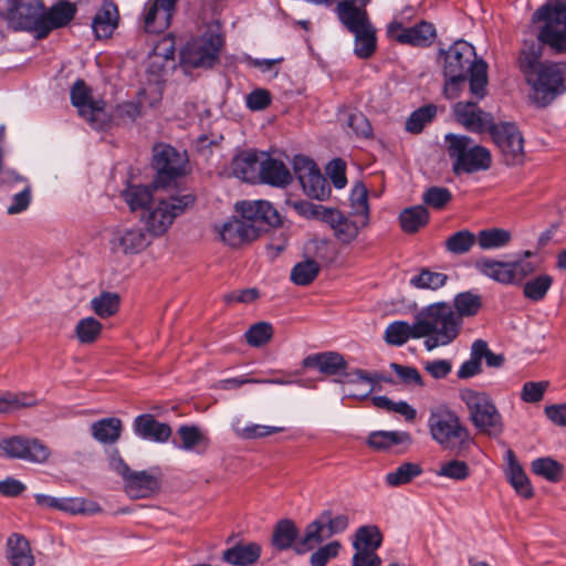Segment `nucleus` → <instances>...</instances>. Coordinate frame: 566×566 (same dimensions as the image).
<instances>
[{"label": "nucleus", "instance_id": "f257e3e1", "mask_svg": "<svg viewBox=\"0 0 566 566\" xmlns=\"http://www.w3.org/2000/svg\"><path fill=\"white\" fill-rule=\"evenodd\" d=\"M532 22L538 24L537 41L524 42L518 67L531 86L532 101L545 107L566 92V63L539 61L544 45L555 53H566V3L547 0L533 13Z\"/></svg>", "mask_w": 566, "mask_h": 566}, {"label": "nucleus", "instance_id": "f03ea898", "mask_svg": "<svg viewBox=\"0 0 566 566\" xmlns=\"http://www.w3.org/2000/svg\"><path fill=\"white\" fill-rule=\"evenodd\" d=\"M75 13L69 2L44 10L41 0H0V17L13 30L34 31L45 38L53 29L66 25Z\"/></svg>", "mask_w": 566, "mask_h": 566}, {"label": "nucleus", "instance_id": "7ed1b4c3", "mask_svg": "<svg viewBox=\"0 0 566 566\" xmlns=\"http://www.w3.org/2000/svg\"><path fill=\"white\" fill-rule=\"evenodd\" d=\"M443 55L444 94L448 98L458 96L459 91L464 86L468 75L470 80V92L476 98L485 96L488 74L486 63L476 61L474 48L467 41L454 42L448 51H441Z\"/></svg>", "mask_w": 566, "mask_h": 566}, {"label": "nucleus", "instance_id": "20e7f679", "mask_svg": "<svg viewBox=\"0 0 566 566\" xmlns=\"http://www.w3.org/2000/svg\"><path fill=\"white\" fill-rule=\"evenodd\" d=\"M240 219H232L218 230L220 239L228 245L237 248L255 240L266 226H279L281 218L273 206L265 200L243 201L237 206Z\"/></svg>", "mask_w": 566, "mask_h": 566}, {"label": "nucleus", "instance_id": "39448f33", "mask_svg": "<svg viewBox=\"0 0 566 566\" xmlns=\"http://www.w3.org/2000/svg\"><path fill=\"white\" fill-rule=\"evenodd\" d=\"M417 336L424 338L423 345L428 350L448 346L454 342L462 328V319L455 314L451 304L437 302L422 308L417 314Z\"/></svg>", "mask_w": 566, "mask_h": 566}, {"label": "nucleus", "instance_id": "423d86ee", "mask_svg": "<svg viewBox=\"0 0 566 566\" xmlns=\"http://www.w3.org/2000/svg\"><path fill=\"white\" fill-rule=\"evenodd\" d=\"M369 0H343L336 6V13L344 27L355 34V54L368 59L376 50V32L371 25L366 6Z\"/></svg>", "mask_w": 566, "mask_h": 566}, {"label": "nucleus", "instance_id": "0eeeda50", "mask_svg": "<svg viewBox=\"0 0 566 566\" xmlns=\"http://www.w3.org/2000/svg\"><path fill=\"white\" fill-rule=\"evenodd\" d=\"M444 142L455 175L473 174L491 167L492 156L489 149L469 136L450 133L444 136Z\"/></svg>", "mask_w": 566, "mask_h": 566}, {"label": "nucleus", "instance_id": "6e6552de", "mask_svg": "<svg viewBox=\"0 0 566 566\" xmlns=\"http://www.w3.org/2000/svg\"><path fill=\"white\" fill-rule=\"evenodd\" d=\"M428 427L432 439L444 450L461 453L471 443L468 429L454 411L439 408L430 413Z\"/></svg>", "mask_w": 566, "mask_h": 566}, {"label": "nucleus", "instance_id": "1a4fd4ad", "mask_svg": "<svg viewBox=\"0 0 566 566\" xmlns=\"http://www.w3.org/2000/svg\"><path fill=\"white\" fill-rule=\"evenodd\" d=\"M460 397L468 407L469 418L476 429L493 437L502 433V417L488 394L467 388L460 391Z\"/></svg>", "mask_w": 566, "mask_h": 566}, {"label": "nucleus", "instance_id": "9d476101", "mask_svg": "<svg viewBox=\"0 0 566 566\" xmlns=\"http://www.w3.org/2000/svg\"><path fill=\"white\" fill-rule=\"evenodd\" d=\"M347 527V515L339 514L333 516L332 512L328 510L322 512L317 518L305 527L302 534V541L297 543L296 554L303 555L313 551L324 541L336 534L343 533Z\"/></svg>", "mask_w": 566, "mask_h": 566}, {"label": "nucleus", "instance_id": "9b49d317", "mask_svg": "<svg viewBox=\"0 0 566 566\" xmlns=\"http://www.w3.org/2000/svg\"><path fill=\"white\" fill-rule=\"evenodd\" d=\"M195 197L191 193L158 199V203L154 208H148L147 214L143 217L148 233L151 232L155 235L165 233L174 220L191 207Z\"/></svg>", "mask_w": 566, "mask_h": 566}, {"label": "nucleus", "instance_id": "f8f14e48", "mask_svg": "<svg viewBox=\"0 0 566 566\" xmlns=\"http://www.w3.org/2000/svg\"><path fill=\"white\" fill-rule=\"evenodd\" d=\"M111 465L123 478L125 492L130 499L150 497L160 489V478L153 471H134L119 457H113Z\"/></svg>", "mask_w": 566, "mask_h": 566}, {"label": "nucleus", "instance_id": "ddd939ff", "mask_svg": "<svg viewBox=\"0 0 566 566\" xmlns=\"http://www.w3.org/2000/svg\"><path fill=\"white\" fill-rule=\"evenodd\" d=\"M222 39L218 33L207 32L189 42L180 53V63L188 67H211L218 60Z\"/></svg>", "mask_w": 566, "mask_h": 566}, {"label": "nucleus", "instance_id": "4468645a", "mask_svg": "<svg viewBox=\"0 0 566 566\" xmlns=\"http://www.w3.org/2000/svg\"><path fill=\"white\" fill-rule=\"evenodd\" d=\"M71 102L78 114L95 129H103L109 123L105 103L92 97L91 88L83 80H77L71 87Z\"/></svg>", "mask_w": 566, "mask_h": 566}, {"label": "nucleus", "instance_id": "2eb2a0df", "mask_svg": "<svg viewBox=\"0 0 566 566\" xmlns=\"http://www.w3.org/2000/svg\"><path fill=\"white\" fill-rule=\"evenodd\" d=\"M489 133L500 148L506 165L515 166L524 161V138L515 124H494Z\"/></svg>", "mask_w": 566, "mask_h": 566}, {"label": "nucleus", "instance_id": "dca6fc26", "mask_svg": "<svg viewBox=\"0 0 566 566\" xmlns=\"http://www.w3.org/2000/svg\"><path fill=\"white\" fill-rule=\"evenodd\" d=\"M108 244L113 254L135 255L150 244V235L139 226H119L113 230Z\"/></svg>", "mask_w": 566, "mask_h": 566}, {"label": "nucleus", "instance_id": "f3484780", "mask_svg": "<svg viewBox=\"0 0 566 566\" xmlns=\"http://www.w3.org/2000/svg\"><path fill=\"white\" fill-rule=\"evenodd\" d=\"M0 449L12 459H21L33 463H45L51 451L39 439L14 436L0 441Z\"/></svg>", "mask_w": 566, "mask_h": 566}, {"label": "nucleus", "instance_id": "a211bd4d", "mask_svg": "<svg viewBox=\"0 0 566 566\" xmlns=\"http://www.w3.org/2000/svg\"><path fill=\"white\" fill-rule=\"evenodd\" d=\"M153 166L157 171L155 188L168 187L182 174V158L175 148L159 145L154 148Z\"/></svg>", "mask_w": 566, "mask_h": 566}, {"label": "nucleus", "instance_id": "6ab92c4d", "mask_svg": "<svg viewBox=\"0 0 566 566\" xmlns=\"http://www.w3.org/2000/svg\"><path fill=\"white\" fill-rule=\"evenodd\" d=\"M387 32L390 38L399 43L412 46H428L436 38L433 24L427 21H421L410 28H403L401 22L394 21L389 23Z\"/></svg>", "mask_w": 566, "mask_h": 566}, {"label": "nucleus", "instance_id": "aec40b11", "mask_svg": "<svg viewBox=\"0 0 566 566\" xmlns=\"http://www.w3.org/2000/svg\"><path fill=\"white\" fill-rule=\"evenodd\" d=\"M177 0H148L144 8V29L148 33H160L170 25Z\"/></svg>", "mask_w": 566, "mask_h": 566}, {"label": "nucleus", "instance_id": "412c9836", "mask_svg": "<svg viewBox=\"0 0 566 566\" xmlns=\"http://www.w3.org/2000/svg\"><path fill=\"white\" fill-rule=\"evenodd\" d=\"M454 114L458 122L473 133H481L491 129L493 117L490 113L482 111L476 102H459L454 105Z\"/></svg>", "mask_w": 566, "mask_h": 566}, {"label": "nucleus", "instance_id": "4be33fe9", "mask_svg": "<svg viewBox=\"0 0 566 566\" xmlns=\"http://www.w3.org/2000/svg\"><path fill=\"white\" fill-rule=\"evenodd\" d=\"M262 548L256 542L239 541L222 552V560L232 566H253L261 557Z\"/></svg>", "mask_w": 566, "mask_h": 566}, {"label": "nucleus", "instance_id": "5701e85b", "mask_svg": "<svg viewBox=\"0 0 566 566\" xmlns=\"http://www.w3.org/2000/svg\"><path fill=\"white\" fill-rule=\"evenodd\" d=\"M323 220L331 226L335 237L345 244L353 242L357 238L361 227L357 221L350 220L340 211L334 209H325Z\"/></svg>", "mask_w": 566, "mask_h": 566}, {"label": "nucleus", "instance_id": "b1692460", "mask_svg": "<svg viewBox=\"0 0 566 566\" xmlns=\"http://www.w3.org/2000/svg\"><path fill=\"white\" fill-rule=\"evenodd\" d=\"M230 169L234 177L254 184L260 178L261 160L254 150L241 151L233 157Z\"/></svg>", "mask_w": 566, "mask_h": 566}, {"label": "nucleus", "instance_id": "393cba45", "mask_svg": "<svg viewBox=\"0 0 566 566\" xmlns=\"http://www.w3.org/2000/svg\"><path fill=\"white\" fill-rule=\"evenodd\" d=\"M134 430L140 438L155 442H166L171 436V428L157 421L150 413L138 416L134 420Z\"/></svg>", "mask_w": 566, "mask_h": 566}, {"label": "nucleus", "instance_id": "a878e982", "mask_svg": "<svg viewBox=\"0 0 566 566\" xmlns=\"http://www.w3.org/2000/svg\"><path fill=\"white\" fill-rule=\"evenodd\" d=\"M6 557L10 566H34L35 564L29 541L18 533L8 537Z\"/></svg>", "mask_w": 566, "mask_h": 566}, {"label": "nucleus", "instance_id": "bb28decb", "mask_svg": "<svg viewBox=\"0 0 566 566\" xmlns=\"http://www.w3.org/2000/svg\"><path fill=\"white\" fill-rule=\"evenodd\" d=\"M305 367L317 368L322 374L334 376L344 371L347 363L336 352H325L307 356L303 361Z\"/></svg>", "mask_w": 566, "mask_h": 566}, {"label": "nucleus", "instance_id": "cd10ccee", "mask_svg": "<svg viewBox=\"0 0 566 566\" xmlns=\"http://www.w3.org/2000/svg\"><path fill=\"white\" fill-rule=\"evenodd\" d=\"M260 181L275 187H285L291 184L292 175L281 161L271 157L261 160Z\"/></svg>", "mask_w": 566, "mask_h": 566}, {"label": "nucleus", "instance_id": "c85d7f7f", "mask_svg": "<svg viewBox=\"0 0 566 566\" xmlns=\"http://www.w3.org/2000/svg\"><path fill=\"white\" fill-rule=\"evenodd\" d=\"M302 541L295 523L291 520H281L274 526L271 544L279 551L293 548L296 553L297 543Z\"/></svg>", "mask_w": 566, "mask_h": 566}, {"label": "nucleus", "instance_id": "c756f323", "mask_svg": "<svg viewBox=\"0 0 566 566\" xmlns=\"http://www.w3.org/2000/svg\"><path fill=\"white\" fill-rule=\"evenodd\" d=\"M117 8L113 3H104L92 21L95 36L97 39L109 38L117 25Z\"/></svg>", "mask_w": 566, "mask_h": 566}, {"label": "nucleus", "instance_id": "7c9ffc66", "mask_svg": "<svg viewBox=\"0 0 566 566\" xmlns=\"http://www.w3.org/2000/svg\"><path fill=\"white\" fill-rule=\"evenodd\" d=\"M417 333H419L417 319L413 324L396 321L387 326L384 339L389 345L401 346L410 338H421V336H417Z\"/></svg>", "mask_w": 566, "mask_h": 566}, {"label": "nucleus", "instance_id": "2f4dec72", "mask_svg": "<svg viewBox=\"0 0 566 566\" xmlns=\"http://www.w3.org/2000/svg\"><path fill=\"white\" fill-rule=\"evenodd\" d=\"M474 266L481 274L501 284H512L513 276L510 273L509 262L482 258L475 261Z\"/></svg>", "mask_w": 566, "mask_h": 566}, {"label": "nucleus", "instance_id": "473e14b6", "mask_svg": "<svg viewBox=\"0 0 566 566\" xmlns=\"http://www.w3.org/2000/svg\"><path fill=\"white\" fill-rule=\"evenodd\" d=\"M122 421L118 418H104L91 426V432L95 440L101 443H114L122 433Z\"/></svg>", "mask_w": 566, "mask_h": 566}, {"label": "nucleus", "instance_id": "72a5a7b5", "mask_svg": "<svg viewBox=\"0 0 566 566\" xmlns=\"http://www.w3.org/2000/svg\"><path fill=\"white\" fill-rule=\"evenodd\" d=\"M177 433L181 440L178 448L182 450L202 453L209 446V439L197 426H180Z\"/></svg>", "mask_w": 566, "mask_h": 566}, {"label": "nucleus", "instance_id": "f704fd0d", "mask_svg": "<svg viewBox=\"0 0 566 566\" xmlns=\"http://www.w3.org/2000/svg\"><path fill=\"white\" fill-rule=\"evenodd\" d=\"M429 221V212L424 206L418 205L403 209L399 214L401 229L406 233H415Z\"/></svg>", "mask_w": 566, "mask_h": 566}, {"label": "nucleus", "instance_id": "c9c22d12", "mask_svg": "<svg viewBox=\"0 0 566 566\" xmlns=\"http://www.w3.org/2000/svg\"><path fill=\"white\" fill-rule=\"evenodd\" d=\"M412 441L410 433L406 431H375L368 437L369 447L377 450H385L392 446L410 444Z\"/></svg>", "mask_w": 566, "mask_h": 566}, {"label": "nucleus", "instance_id": "e433bc0d", "mask_svg": "<svg viewBox=\"0 0 566 566\" xmlns=\"http://www.w3.org/2000/svg\"><path fill=\"white\" fill-rule=\"evenodd\" d=\"M382 535L375 525L360 526L353 538L355 551H377L381 546Z\"/></svg>", "mask_w": 566, "mask_h": 566}, {"label": "nucleus", "instance_id": "4c0bfd02", "mask_svg": "<svg viewBox=\"0 0 566 566\" xmlns=\"http://www.w3.org/2000/svg\"><path fill=\"white\" fill-rule=\"evenodd\" d=\"M531 470L549 482H559L564 474V465L558 461L546 457L535 459L531 464Z\"/></svg>", "mask_w": 566, "mask_h": 566}, {"label": "nucleus", "instance_id": "58836bf2", "mask_svg": "<svg viewBox=\"0 0 566 566\" xmlns=\"http://www.w3.org/2000/svg\"><path fill=\"white\" fill-rule=\"evenodd\" d=\"M511 239V233L500 228L485 229L476 235L478 244L483 250L503 248L510 243Z\"/></svg>", "mask_w": 566, "mask_h": 566}, {"label": "nucleus", "instance_id": "ea45409f", "mask_svg": "<svg viewBox=\"0 0 566 566\" xmlns=\"http://www.w3.org/2000/svg\"><path fill=\"white\" fill-rule=\"evenodd\" d=\"M422 473L418 463L403 462L397 469L386 474V483L389 486L397 488L410 483L415 478Z\"/></svg>", "mask_w": 566, "mask_h": 566}, {"label": "nucleus", "instance_id": "a19ab883", "mask_svg": "<svg viewBox=\"0 0 566 566\" xmlns=\"http://www.w3.org/2000/svg\"><path fill=\"white\" fill-rule=\"evenodd\" d=\"M175 39L170 35L164 36L154 48L150 56L149 69L151 71L154 67H158V70L163 69L166 62L175 60Z\"/></svg>", "mask_w": 566, "mask_h": 566}, {"label": "nucleus", "instance_id": "79ce46f5", "mask_svg": "<svg viewBox=\"0 0 566 566\" xmlns=\"http://www.w3.org/2000/svg\"><path fill=\"white\" fill-rule=\"evenodd\" d=\"M120 297L117 293L102 292L91 301V308L101 318H107L117 313Z\"/></svg>", "mask_w": 566, "mask_h": 566}, {"label": "nucleus", "instance_id": "37998d69", "mask_svg": "<svg viewBox=\"0 0 566 566\" xmlns=\"http://www.w3.org/2000/svg\"><path fill=\"white\" fill-rule=\"evenodd\" d=\"M475 243H478L476 235L464 229L451 234L446 240L444 247L451 254L461 255L469 252Z\"/></svg>", "mask_w": 566, "mask_h": 566}, {"label": "nucleus", "instance_id": "c03bdc74", "mask_svg": "<svg viewBox=\"0 0 566 566\" xmlns=\"http://www.w3.org/2000/svg\"><path fill=\"white\" fill-rule=\"evenodd\" d=\"M318 273V263L315 260L307 259L293 266L291 280L296 285L306 286L317 277Z\"/></svg>", "mask_w": 566, "mask_h": 566}, {"label": "nucleus", "instance_id": "a18cd8bd", "mask_svg": "<svg viewBox=\"0 0 566 566\" xmlns=\"http://www.w3.org/2000/svg\"><path fill=\"white\" fill-rule=\"evenodd\" d=\"M102 328L103 326L101 322L90 316L77 322L75 326V335L81 344H93L101 336Z\"/></svg>", "mask_w": 566, "mask_h": 566}, {"label": "nucleus", "instance_id": "49530a36", "mask_svg": "<svg viewBox=\"0 0 566 566\" xmlns=\"http://www.w3.org/2000/svg\"><path fill=\"white\" fill-rule=\"evenodd\" d=\"M301 186L306 196L316 200H325L331 195L329 185L319 169L302 182Z\"/></svg>", "mask_w": 566, "mask_h": 566}, {"label": "nucleus", "instance_id": "de8ad7c7", "mask_svg": "<svg viewBox=\"0 0 566 566\" xmlns=\"http://www.w3.org/2000/svg\"><path fill=\"white\" fill-rule=\"evenodd\" d=\"M353 213L361 218V227L368 224L369 208H368V191L363 184H357L349 197Z\"/></svg>", "mask_w": 566, "mask_h": 566}, {"label": "nucleus", "instance_id": "09e8293b", "mask_svg": "<svg viewBox=\"0 0 566 566\" xmlns=\"http://www.w3.org/2000/svg\"><path fill=\"white\" fill-rule=\"evenodd\" d=\"M454 312L462 319L464 316H474L482 306L481 297L472 292L459 293L454 297Z\"/></svg>", "mask_w": 566, "mask_h": 566}, {"label": "nucleus", "instance_id": "8fccbe9b", "mask_svg": "<svg viewBox=\"0 0 566 566\" xmlns=\"http://www.w3.org/2000/svg\"><path fill=\"white\" fill-rule=\"evenodd\" d=\"M123 198L129 206L130 210L147 208L153 200V193L145 186H129L123 191Z\"/></svg>", "mask_w": 566, "mask_h": 566}, {"label": "nucleus", "instance_id": "3c124183", "mask_svg": "<svg viewBox=\"0 0 566 566\" xmlns=\"http://www.w3.org/2000/svg\"><path fill=\"white\" fill-rule=\"evenodd\" d=\"M553 284V277L548 274H541L524 284V296L531 301H542Z\"/></svg>", "mask_w": 566, "mask_h": 566}, {"label": "nucleus", "instance_id": "603ef678", "mask_svg": "<svg viewBox=\"0 0 566 566\" xmlns=\"http://www.w3.org/2000/svg\"><path fill=\"white\" fill-rule=\"evenodd\" d=\"M101 506L94 501L83 497H63L62 512L70 514L93 515L101 512Z\"/></svg>", "mask_w": 566, "mask_h": 566}, {"label": "nucleus", "instance_id": "864d4df0", "mask_svg": "<svg viewBox=\"0 0 566 566\" xmlns=\"http://www.w3.org/2000/svg\"><path fill=\"white\" fill-rule=\"evenodd\" d=\"M447 281V274L423 269L418 275L412 276L410 283L418 289L437 290L442 287Z\"/></svg>", "mask_w": 566, "mask_h": 566}, {"label": "nucleus", "instance_id": "5fc2aeb1", "mask_svg": "<svg viewBox=\"0 0 566 566\" xmlns=\"http://www.w3.org/2000/svg\"><path fill=\"white\" fill-rule=\"evenodd\" d=\"M273 336V327L268 322H259L250 326L244 337L247 343L253 347H261L270 342Z\"/></svg>", "mask_w": 566, "mask_h": 566}, {"label": "nucleus", "instance_id": "6e6d98bb", "mask_svg": "<svg viewBox=\"0 0 566 566\" xmlns=\"http://www.w3.org/2000/svg\"><path fill=\"white\" fill-rule=\"evenodd\" d=\"M437 108L433 105L420 107L415 111L406 122V129L410 133H420L424 125L432 120L436 116Z\"/></svg>", "mask_w": 566, "mask_h": 566}, {"label": "nucleus", "instance_id": "4d7b16f0", "mask_svg": "<svg viewBox=\"0 0 566 566\" xmlns=\"http://www.w3.org/2000/svg\"><path fill=\"white\" fill-rule=\"evenodd\" d=\"M452 199V193L449 189L444 187L433 186L428 188L423 195V202L433 209L441 210L443 209Z\"/></svg>", "mask_w": 566, "mask_h": 566}, {"label": "nucleus", "instance_id": "13d9d810", "mask_svg": "<svg viewBox=\"0 0 566 566\" xmlns=\"http://www.w3.org/2000/svg\"><path fill=\"white\" fill-rule=\"evenodd\" d=\"M283 427L263 426V424H249L245 427H235L234 431L241 439H259L271 436L273 433L282 432Z\"/></svg>", "mask_w": 566, "mask_h": 566}, {"label": "nucleus", "instance_id": "bf43d9fd", "mask_svg": "<svg viewBox=\"0 0 566 566\" xmlns=\"http://www.w3.org/2000/svg\"><path fill=\"white\" fill-rule=\"evenodd\" d=\"M439 476L449 478L457 481H463L470 475V469L467 462L451 460L441 464L437 471Z\"/></svg>", "mask_w": 566, "mask_h": 566}, {"label": "nucleus", "instance_id": "052dcab7", "mask_svg": "<svg viewBox=\"0 0 566 566\" xmlns=\"http://www.w3.org/2000/svg\"><path fill=\"white\" fill-rule=\"evenodd\" d=\"M506 475L517 494L524 499H531L533 496V488L523 468L515 467L513 472H507Z\"/></svg>", "mask_w": 566, "mask_h": 566}, {"label": "nucleus", "instance_id": "680f3d73", "mask_svg": "<svg viewBox=\"0 0 566 566\" xmlns=\"http://www.w3.org/2000/svg\"><path fill=\"white\" fill-rule=\"evenodd\" d=\"M367 382L371 385L370 391L374 389L376 385L379 382H392V379L390 377H387L378 371L369 373L364 369H355L348 374H346V382L348 384H356V382Z\"/></svg>", "mask_w": 566, "mask_h": 566}, {"label": "nucleus", "instance_id": "e2e57ef3", "mask_svg": "<svg viewBox=\"0 0 566 566\" xmlns=\"http://www.w3.org/2000/svg\"><path fill=\"white\" fill-rule=\"evenodd\" d=\"M479 350L480 349H476L475 343L473 342L471 346L470 359L464 361L458 370V377L460 379H468L482 371L481 352Z\"/></svg>", "mask_w": 566, "mask_h": 566}, {"label": "nucleus", "instance_id": "0e129e2a", "mask_svg": "<svg viewBox=\"0 0 566 566\" xmlns=\"http://www.w3.org/2000/svg\"><path fill=\"white\" fill-rule=\"evenodd\" d=\"M340 549V543L337 541L329 542L328 544L316 549L310 557L311 566H326L329 559L335 558Z\"/></svg>", "mask_w": 566, "mask_h": 566}, {"label": "nucleus", "instance_id": "69168bd1", "mask_svg": "<svg viewBox=\"0 0 566 566\" xmlns=\"http://www.w3.org/2000/svg\"><path fill=\"white\" fill-rule=\"evenodd\" d=\"M293 170L300 181L304 182L310 176L318 170L316 164L308 157L297 155L293 158Z\"/></svg>", "mask_w": 566, "mask_h": 566}, {"label": "nucleus", "instance_id": "338daca9", "mask_svg": "<svg viewBox=\"0 0 566 566\" xmlns=\"http://www.w3.org/2000/svg\"><path fill=\"white\" fill-rule=\"evenodd\" d=\"M390 368L397 374L406 385L424 386L422 377L417 368L411 366H403L397 363H391Z\"/></svg>", "mask_w": 566, "mask_h": 566}, {"label": "nucleus", "instance_id": "774afa93", "mask_svg": "<svg viewBox=\"0 0 566 566\" xmlns=\"http://www.w3.org/2000/svg\"><path fill=\"white\" fill-rule=\"evenodd\" d=\"M547 387V381H527L523 386L521 398L526 402H538L542 400Z\"/></svg>", "mask_w": 566, "mask_h": 566}]
</instances>
